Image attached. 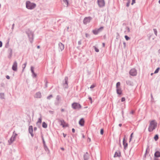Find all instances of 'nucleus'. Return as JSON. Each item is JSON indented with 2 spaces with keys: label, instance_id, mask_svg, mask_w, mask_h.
<instances>
[{
  "label": "nucleus",
  "instance_id": "obj_42",
  "mask_svg": "<svg viewBox=\"0 0 160 160\" xmlns=\"http://www.w3.org/2000/svg\"><path fill=\"white\" fill-rule=\"evenodd\" d=\"M52 95H50L47 97V99L48 100H50L52 98Z\"/></svg>",
  "mask_w": 160,
  "mask_h": 160
},
{
  "label": "nucleus",
  "instance_id": "obj_53",
  "mask_svg": "<svg viewBox=\"0 0 160 160\" xmlns=\"http://www.w3.org/2000/svg\"><path fill=\"white\" fill-rule=\"evenodd\" d=\"M6 77V78H7L8 79H9L10 78V77L8 75H7Z\"/></svg>",
  "mask_w": 160,
  "mask_h": 160
},
{
  "label": "nucleus",
  "instance_id": "obj_58",
  "mask_svg": "<svg viewBox=\"0 0 160 160\" xmlns=\"http://www.w3.org/2000/svg\"><path fill=\"white\" fill-rule=\"evenodd\" d=\"M49 112L51 113V114H53V111H49Z\"/></svg>",
  "mask_w": 160,
  "mask_h": 160
},
{
  "label": "nucleus",
  "instance_id": "obj_50",
  "mask_svg": "<svg viewBox=\"0 0 160 160\" xmlns=\"http://www.w3.org/2000/svg\"><path fill=\"white\" fill-rule=\"evenodd\" d=\"M89 36H90L87 33H86L85 34V36H86V37L87 38L89 37Z\"/></svg>",
  "mask_w": 160,
  "mask_h": 160
},
{
  "label": "nucleus",
  "instance_id": "obj_47",
  "mask_svg": "<svg viewBox=\"0 0 160 160\" xmlns=\"http://www.w3.org/2000/svg\"><path fill=\"white\" fill-rule=\"evenodd\" d=\"M125 100V98L124 97H122L121 98V101L123 102Z\"/></svg>",
  "mask_w": 160,
  "mask_h": 160
},
{
  "label": "nucleus",
  "instance_id": "obj_1",
  "mask_svg": "<svg viewBox=\"0 0 160 160\" xmlns=\"http://www.w3.org/2000/svg\"><path fill=\"white\" fill-rule=\"evenodd\" d=\"M157 123L154 120H152L150 122L148 131L149 132H152L155 129L157 126Z\"/></svg>",
  "mask_w": 160,
  "mask_h": 160
},
{
  "label": "nucleus",
  "instance_id": "obj_9",
  "mask_svg": "<svg viewBox=\"0 0 160 160\" xmlns=\"http://www.w3.org/2000/svg\"><path fill=\"white\" fill-rule=\"evenodd\" d=\"M98 2L99 6L100 7H103L105 5L104 0H98Z\"/></svg>",
  "mask_w": 160,
  "mask_h": 160
},
{
  "label": "nucleus",
  "instance_id": "obj_6",
  "mask_svg": "<svg viewBox=\"0 0 160 160\" xmlns=\"http://www.w3.org/2000/svg\"><path fill=\"white\" fill-rule=\"evenodd\" d=\"M68 77H65L64 78V81L63 82V86L66 88H68Z\"/></svg>",
  "mask_w": 160,
  "mask_h": 160
},
{
  "label": "nucleus",
  "instance_id": "obj_39",
  "mask_svg": "<svg viewBox=\"0 0 160 160\" xmlns=\"http://www.w3.org/2000/svg\"><path fill=\"white\" fill-rule=\"evenodd\" d=\"M130 2V0H128V2L127 3L126 5V6L127 7H128L129 6Z\"/></svg>",
  "mask_w": 160,
  "mask_h": 160
},
{
  "label": "nucleus",
  "instance_id": "obj_59",
  "mask_svg": "<svg viewBox=\"0 0 160 160\" xmlns=\"http://www.w3.org/2000/svg\"><path fill=\"white\" fill-rule=\"evenodd\" d=\"M63 136L64 138H65L67 135V134H64V133H63Z\"/></svg>",
  "mask_w": 160,
  "mask_h": 160
},
{
  "label": "nucleus",
  "instance_id": "obj_16",
  "mask_svg": "<svg viewBox=\"0 0 160 160\" xmlns=\"http://www.w3.org/2000/svg\"><path fill=\"white\" fill-rule=\"evenodd\" d=\"M34 97L36 98H41L42 97L41 93L40 92H37L35 94Z\"/></svg>",
  "mask_w": 160,
  "mask_h": 160
},
{
  "label": "nucleus",
  "instance_id": "obj_14",
  "mask_svg": "<svg viewBox=\"0 0 160 160\" xmlns=\"http://www.w3.org/2000/svg\"><path fill=\"white\" fill-rule=\"evenodd\" d=\"M34 68L32 66L31 67V71L32 73V76L33 78H35L37 77V74L35 73L34 70Z\"/></svg>",
  "mask_w": 160,
  "mask_h": 160
},
{
  "label": "nucleus",
  "instance_id": "obj_2",
  "mask_svg": "<svg viewBox=\"0 0 160 160\" xmlns=\"http://www.w3.org/2000/svg\"><path fill=\"white\" fill-rule=\"evenodd\" d=\"M26 7L28 9L32 10L36 7V5L35 3H32L29 1L26 2Z\"/></svg>",
  "mask_w": 160,
  "mask_h": 160
},
{
  "label": "nucleus",
  "instance_id": "obj_33",
  "mask_svg": "<svg viewBox=\"0 0 160 160\" xmlns=\"http://www.w3.org/2000/svg\"><path fill=\"white\" fill-rule=\"evenodd\" d=\"M42 122V118H38V121L37 122V125L38 123L41 124Z\"/></svg>",
  "mask_w": 160,
  "mask_h": 160
},
{
  "label": "nucleus",
  "instance_id": "obj_41",
  "mask_svg": "<svg viewBox=\"0 0 160 160\" xmlns=\"http://www.w3.org/2000/svg\"><path fill=\"white\" fill-rule=\"evenodd\" d=\"M125 38L127 41H128L130 39V38L126 35L125 36Z\"/></svg>",
  "mask_w": 160,
  "mask_h": 160
},
{
  "label": "nucleus",
  "instance_id": "obj_43",
  "mask_svg": "<svg viewBox=\"0 0 160 160\" xmlns=\"http://www.w3.org/2000/svg\"><path fill=\"white\" fill-rule=\"evenodd\" d=\"M100 134L101 135H103L104 133V130L103 128H102L100 130Z\"/></svg>",
  "mask_w": 160,
  "mask_h": 160
},
{
  "label": "nucleus",
  "instance_id": "obj_4",
  "mask_svg": "<svg viewBox=\"0 0 160 160\" xmlns=\"http://www.w3.org/2000/svg\"><path fill=\"white\" fill-rule=\"evenodd\" d=\"M14 132L15 131H14L12 136L8 140V142L9 145H11L12 143L15 140L16 136L17 135V134L16 133H14Z\"/></svg>",
  "mask_w": 160,
  "mask_h": 160
},
{
  "label": "nucleus",
  "instance_id": "obj_20",
  "mask_svg": "<svg viewBox=\"0 0 160 160\" xmlns=\"http://www.w3.org/2000/svg\"><path fill=\"white\" fill-rule=\"evenodd\" d=\"M116 92L118 94L121 95L122 94V92L121 88H117Z\"/></svg>",
  "mask_w": 160,
  "mask_h": 160
},
{
  "label": "nucleus",
  "instance_id": "obj_40",
  "mask_svg": "<svg viewBox=\"0 0 160 160\" xmlns=\"http://www.w3.org/2000/svg\"><path fill=\"white\" fill-rule=\"evenodd\" d=\"M63 1L67 5V6L68 4V0H63Z\"/></svg>",
  "mask_w": 160,
  "mask_h": 160
},
{
  "label": "nucleus",
  "instance_id": "obj_22",
  "mask_svg": "<svg viewBox=\"0 0 160 160\" xmlns=\"http://www.w3.org/2000/svg\"><path fill=\"white\" fill-rule=\"evenodd\" d=\"M28 37L29 38V40L30 42L31 43H32L33 42L34 38V35H32V36H30V37Z\"/></svg>",
  "mask_w": 160,
  "mask_h": 160
},
{
  "label": "nucleus",
  "instance_id": "obj_51",
  "mask_svg": "<svg viewBox=\"0 0 160 160\" xmlns=\"http://www.w3.org/2000/svg\"><path fill=\"white\" fill-rule=\"evenodd\" d=\"M2 43L1 41H0V47L1 48L2 47Z\"/></svg>",
  "mask_w": 160,
  "mask_h": 160
},
{
  "label": "nucleus",
  "instance_id": "obj_8",
  "mask_svg": "<svg viewBox=\"0 0 160 160\" xmlns=\"http://www.w3.org/2000/svg\"><path fill=\"white\" fill-rule=\"evenodd\" d=\"M26 33L27 34L28 37L34 35V32L31 30L29 29H27L25 31Z\"/></svg>",
  "mask_w": 160,
  "mask_h": 160
},
{
  "label": "nucleus",
  "instance_id": "obj_34",
  "mask_svg": "<svg viewBox=\"0 0 160 160\" xmlns=\"http://www.w3.org/2000/svg\"><path fill=\"white\" fill-rule=\"evenodd\" d=\"M159 69H160V68L159 67L158 68L156 69L155 71H154V73H155H155H158V72Z\"/></svg>",
  "mask_w": 160,
  "mask_h": 160
},
{
  "label": "nucleus",
  "instance_id": "obj_38",
  "mask_svg": "<svg viewBox=\"0 0 160 160\" xmlns=\"http://www.w3.org/2000/svg\"><path fill=\"white\" fill-rule=\"evenodd\" d=\"M60 98H61V97L60 96L58 95L57 96L56 99L57 100L58 102L59 101V100L60 99Z\"/></svg>",
  "mask_w": 160,
  "mask_h": 160
},
{
  "label": "nucleus",
  "instance_id": "obj_18",
  "mask_svg": "<svg viewBox=\"0 0 160 160\" xmlns=\"http://www.w3.org/2000/svg\"><path fill=\"white\" fill-rule=\"evenodd\" d=\"M154 157L156 158L160 157V152L158 151H156L154 154Z\"/></svg>",
  "mask_w": 160,
  "mask_h": 160
},
{
  "label": "nucleus",
  "instance_id": "obj_31",
  "mask_svg": "<svg viewBox=\"0 0 160 160\" xmlns=\"http://www.w3.org/2000/svg\"><path fill=\"white\" fill-rule=\"evenodd\" d=\"M120 85V82H118L117 83L116 85V88H120L119 87Z\"/></svg>",
  "mask_w": 160,
  "mask_h": 160
},
{
  "label": "nucleus",
  "instance_id": "obj_55",
  "mask_svg": "<svg viewBox=\"0 0 160 160\" xmlns=\"http://www.w3.org/2000/svg\"><path fill=\"white\" fill-rule=\"evenodd\" d=\"M134 113V112L133 110L131 111L130 112V114H133Z\"/></svg>",
  "mask_w": 160,
  "mask_h": 160
},
{
  "label": "nucleus",
  "instance_id": "obj_29",
  "mask_svg": "<svg viewBox=\"0 0 160 160\" xmlns=\"http://www.w3.org/2000/svg\"><path fill=\"white\" fill-rule=\"evenodd\" d=\"M158 134H156L154 137V138L155 141H157L158 139Z\"/></svg>",
  "mask_w": 160,
  "mask_h": 160
},
{
  "label": "nucleus",
  "instance_id": "obj_3",
  "mask_svg": "<svg viewBox=\"0 0 160 160\" xmlns=\"http://www.w3.org/2000/svg\"><path fill=\"white\" fill-rule=\"evenodd\" d=\"M72 107L74 109L78 110L81 108L82 106L78 103L74 102L72 104Z\"/></svg>",
  "mask_w": 160,
  "mask_h": 160
},
{
  "label": "nucleus",
  "instance_id": "obj_21",
  "mask_svg": "<svg viewBox=\"0 0 160 160\" xmlns=\"http://www.w3.org/2000/svg\"><path fill=\"white\" fill-rule=\"evenodd\" d=\"M121 156V152L120 151L118 152H116L114 156V158L120 157Z\"/></svg>",
  "mask_w": 160,
  "mask_h": 160
},
{
  "label": "nucleus",
  "instance_id": "obj_37",
  "mask_svg": "<svg viewBox=\"0 0 160 160\" xmlns=\"http://www.w3.org/2000/svg\"><path fill=\"white\" fill-rule=\"evenodd\" d=\"M93 48H94L95 51L96 52H99V49L97 48L96 47L94 46Z\"/></svg>",
  "mask_w": 160,
  "mask_h": 160
},
{
  "label": "nucleus",
  "instance_id": "obj_61",
  "mask_svg": "<svg viewBox=\"0 0 160 160\" xmlns=\"http://www.w3.org/2000/svg\"><path fill=\"white\" fill-rule=\"evenodd\" d=\"M148 148H147L146 150L145 153H147L148 152L147 151H148Z\"/></svg>",
  "mask_w": 160,
  "mask_h": 160
},
{
  "label": "nucleus",
  "instance_id": "obj_23",
  "mask_svg": "<svg viewBox=\"0 0 160 160\" xmlns=\"http://www.w3.org/2000/svg\"><path fill=\"white\" fill-rule=\"evenodd\" d=\"M127 84L129 86H132L133 85V83L130 80H127L126 82Z\"/></svg>",
  "mask_w": 160,
  "mask_h": 160
},
{
  "label": "nucleus",
  "instance_id": "obj_46",
  "mask_svg": "<svg viewBox=\"0 0 160 160\" xmlns=\"http://www.w3.org/2000/svg\"><path fill=\"white\" fill-rule=\"evenodd\" d=\"M136 3V0H132V2L131 3V5H133L134 4Z\"/></svg>",
  "mask_w": 160,
  "mask_h": 160
},
{
  "label": "nucleus",
  "instance_id": "obj_27",
  "mask_svg": "<svg viewBox=\"0 0 160 160\" xmlns=\"http://www.w3.org/2000/svg\"><path fill=\"white\" fill-rule=\"evenodd\" d=\"M44 148L46 151L48 152V153L50 152V150L47 146H44Z\"/></svg>",
  "mask_w": 160,
  "mask_h": 160
},
{
  "label": "nucleus",
  "instance_id": "obj_48",
  "mask_svg": "<svg viewBox=\"0 0 160 160\" xmlns=\"http://www.w3.org/2000/svg\"><path fill=\"white\" fill-rule=\"evenodd\" d=\"M88 99H89V100H90L91 101V103H92V98L91 97H88Z\"/></svg>",
  "mask_w": 160,
  "mask_h": 160
},
{
  "label": "nucleus",
  "instance_id": "obj_30",
  "mask_svg": "<svg viewBox=\"0 0 160 160\" xmlns=\"http://www.w3.org/2000/svg\"><path fill=\"white\" fill-rule=\"evenodd\" d=\"M27 64V62H26L24 64H23L22 65V68H23V69L22 70V72H23L24 69L26 68V65Z\"/></svg>",
  "mask_w": 160,
  "mask_h": 160
},
{
  "label": "nucleus",
  "instance_id": "obj_54",
  "mask_svg": "<svg viewBox=\"0 0 160 160\" xmlns=\"http://www.w3.org/2000/svg\"><path fill=\"white\" fill-rule=\"evenodd\" d=\"M48 83V81H46V82H45V85L46 88H47L48 87V86H47V83Z\"/></svg>",
  "mask_w": 160,
  "mask_h": 160
},
{
  "label": "nucleus",
  "instance_id": "obj_24",
  "mask_svg": "<svg viewBox=\"0 0 160 160\" xmlns=\"http://www.w3.org/2000/svg\"><path fill=\"white\" fill-rule=\"evenodd\" d=\"M103 27H101L99 28L98 29H96L97 31L98 32V33L99 32H101L103 29Z\"/></svg>",
  "mask_w": 160,
  "mask_h": 160
},
{
  "label": "nucleus",
  "instance_id": "obj_19",
  "mask_svg": "<svg viewBox=\"0 0 160 160\" xmlns=\"http://www.w3.org/2000/svg\"><path fill=\"white\" fill-rule=\"evenodd\" d=\"M84 119L83 118H82L80 120L79 123L81 126H83L84 125Z\"/></svg>",
  "mask_w": 160,
  "mask_h": 160
},
{
  "label": "nucleus",
  "instance_id": "obj_28",
  "mask_svg": "<svg viewBox=\"0 0 160 160\" xmlns=\"http://www.w3.org/2000/svg\"><path fill=\"white\" fill-rule=\"evenodd\" d=\"M92 32H93V34L95 35H97L98 34L96 29L93 30L92 31Z\"/></svg>",
  "mask_w": 160,
  "mask_h": 160
},
{
  "label": "nucleus",
  "instance_id": "obj_57",
  "mask_svg": "<svg viewBox=\"0 0 160 160\" xmlns=\"http://www.w3.org/2000/svg\"><path fill=\"white\" fill-rule=\"evenodd\" d=\"M14 25H15V24H14V23H13L12 24V30H13V28H14Z\"/></svg>",
  "mask_w": 160,
  "mask_h": 160
},
{
  "label": "nucleus",
  "instance_id": "obj_36",
  "mask_svg": "<svg viewBox=\"0 0 160 160\" xmlns=\"http://www.w3.org/2000/svg\"><path fill=\"white\" fill-rule=\"evenodd\" d=\"M153 31L154 32V33L156 36H157V31L156 29L154 28L153 29Z\"/></svg>",
  "mask_w": 160,
  "mask_h": 160
},
{
  "label": "nucleus",
  "instance_id": "obj_17",
  "mask_svg": "<svg viewBox=\"0 0 160 160\" xmlns=\"http://www.w3.org/2000/svg\"><path fill=\"white\" fill-rule=\"evenodd\" d=\"M59 48L60 50L61 51H62L64 49V46L63 44L61 42L58 43Z\"/></svg>",
  "mask_w": 160,
  "mask_h": 160
},
{
  "label": "nucleus",
  "instance_id": "obj_63",
  "mask_svg": "<svg viewBox=\"0 0 160 160\" xmlns=\"http://www.w3.org/2000/svg\"><path fill=\"white\" fill-rule=\"evenodd\" d=\"M123 45H124V47H125V46H126V43H125V42H123Z\"/></svg>",
  "mask_w": 160,
  "mask_h": 160
},
{
  "label": "nucleus",
  "instance_id": "obj_52",
  "mask_svg": "<svg viewBox=\"0 0 160 160\" xmlns=\"http://www.w3.org/2000/svg\"><path fill=\"white\" fill-rule=\"evenodd\" d=\"M81 40H80L79 41H78V44L79 45H80L81 44Z\"/></svg>",
  "mask_w": 160,
  "mask_h": 160
},
{
  "label": "nucleus",
  "instance_id": "obj_10",
  "mask_svg": "<svg viewBox=\"0 0 160 160\" xmlns=\"http://www.w3.org/2000/svg\"><path fill=\"white\" fill-rule=\"evenodd\" d=\"M12 50L11 48H9L8 50V58L10 59L12 55Z\"/></svg>",
  "mask_w": 160,
  "mask_h": 160
},
{
  "label": "nucleus",
  "instance_id": "obj_56",
  "mask_svg": "<svg viewBox=\"0 0 160 160\" xmlns=\"http://www.w3.org/2000/svg\"><path fill=\"white\" fill-rule=\"evenodd\" d=\"M72 132L74 133L75 132V130L74 128L72 129Z\"/></svg>",
  "mask_w": 160,
  "mask_h": 160
},
{
  "label": "nucleus",
  "instance_id": "obj_32",
  "mask_svg": "<svg viewBox=\"0 0 160 160\" xmlns=\"http://www.w3.org/2000/svg\"><path fill=\"white\" fill-rule=\"evenodd\" d=\"M42 142H43V146H47L46 145L45 141L44 140V138H43V136H42Z\"/></svg>",
  "mask_w": 160,
  "mask_h": 160
},
{
  "label": "nucleus",
  "instance_id": "obj_64",
  "mask_svg": "<svg viewBox=\"0 0 160 160\" xmlns=\"http://www.w3.org/2000/svg\"><path fill=\"white\" fill-rule=\"evenodd\" d=\"M58 102H55V104L56 105H58Z\"/></svg>",
  "mask_w": 160,
  "mask_h": 160
},
{
  "label": "nucleus",
  "instance_id": "obj_44",
  "mask_svg": "<svg viewBox=\"0 0 160 160\" xmlns=\"http://www.w3.org/2000/svg\"><path fill=\"white\" fill-rule=\"evenodd\" d=\"M95 87H96V85L94 84H93L90 87V88L91 89H92V88H94Z\"/></svg>",
  "mask_w": 160,
  "mask_h": 160
},
{
  "label": "nucleus",
  "instance_id": "obj_62",
  "mask_svg": "<svg viewBox=\"0 0 160 160\" xmlns=\"http://www.w3.org/2000/svg\"><path fill=\"white\" fill-rule=\"evenodd\" d=\"M64 111V109L63 108H62L61 109V111L62 112H63Z\"/></svg>",
  "mask_w": 160,
  "mask_h": 160
},
{
  "label": "nucleus",
  "instance_id": "obj_7",
  "mask_svg": "<svg viewBox=\"0 0 160 160\" xmlns=\"http://www.w3.org/2000/svg\"><path fill=\"white\" fill-rule=\"evenodd\" d=\"M129 73L132 76H136L137 74V70L135 68H132L130 70Z\"/></svg>",
  "mask_w": 160,
  "mask_h": 160
},
{
  "label": "nucleus",
  "instance_id": "obj_12",
  "mask_svg": "<svg viewBox=\"0 0 160 160\" xmlns=\"http://www.w3.org/2000/svg\"><path fill=\"white\" fill-rule=\"evenodd\" d=\"M28 131L29 133L31 134L32 137L34 136V134L33 133V129L32 126H30L29 127Z\"/></svg>",
  "mask_w": 160,
  "mask_h": 160
},
{
  "label": "nucleus",
  "instance_id": "obj_35",
  "mask_svg": "<svg viewBox=\"0 0 160 160\" xmlns=\"http://www.w3.org/2000/svg\"><path fill=\"white\" fill-rule=\"evenodd\" d=\"M125 29L126 30L125 31V32H130L129 28L128 27H126Z\"/></svg>",
  "mask_w": 160,
  "mask_h": 160
},
{
  "label": "nucleus",
  "instance_id": "obj_11",
  "mask_svg": "<svg viewBox=\"0 0 160 160\" xmlns=\"http://www.w3.org/2000/svg\"><path fill=\"white\" fill-rule=\"evenodd\" d=\"M12 69L14 71H17V63L16 61H15L12 67Z\"/></svg>",
  "mask_w": 160,
  "mask_h": 160
},
{
  "label": "nucleus",
  "instance_id": "obj_25",
  "mask_svg": "<svg viewBox=\"0 0 160 160\" xmlns=\"http://www.w3.org/2000/svg\"><path fill=\"white\" fill-rule=\"evenodd\" d=\"M42 127L45 128H46L47 127V124L44 122H42Z\"/></svg>",
  "mask_w": 160,
  "mask_h": 160
},
{
  "label": "nucleus",
  "instance_id": "obj_13",
  "mask_svg": "<svg viewBox=\"0 0 160 160\" xmlns=\"http://www.w3.org/2000/svg\"><path fill=\"white\" fill-rule=\"evenodd\" d=\"M123 145L125 149H126L128 147V144L127 142V141L125 140V136L123 139Z\"/></svg>",
  "mask_w": 160,
  "mask_h": 160
},
{
  "label": "nucleus",
  "instance_id": "obj_45",
  "mask_svg": "<svg viewBox=\"0 0 160 160\" xmlns=\"http://www.w3.org/2000/svg\"><path fill=\"white\" fill-rule=\"evenodd\" d=\"M60 121H61V125H62L63 127H64V125L62 124V123L63 122L65 123V122H64V120H61Z\"/></svg>",
  "mask_w": 160,
  "mask_h": 160
},
{
  "label": "nucleus",
  "instance_id": "obj_49",
  "mask_svg": "<svg viewBox=\"0 0 160 160\" xmlns=\"http://www.w3.org/2000/svg\"><path fill=\"white\" fill-rule=\"evenodd\" d=\"M9 45V42H8L5 45V47L6 48H8Z\"/></svg>",
  "mask_w": 160,
  "mask_h": 160
},
{
  "label": "nucleus",
  "instance_id": "obj_15",
  "mask_svg": "<svg viewBox=\"0 0 160 160\" xmlns=\"http://www.w3.org/2000/svg\"><path fill=\"white\" fill-rule=\"evenodd\" d=\"M84 160H89V154L88 152H86L83 155Z\"/></svg>",
  "mask_w": 160,
  "mask_h": 160
},
{
  "label": "nucleus",
  "instance_id": "obj_26",
  "mask_svg": "<svg viewBox=\"0 0 160 160\" xmlns=\"http://www.w3.org/2000/svg\"><path fill=\"white\" fill-rule=\"evenodd\" d=\"M0 98L1 99H3L4 98V94L3 93H0Z\"/></svg>",
  "mask_w": 160,
  "mask_h": 160
},
{
  "label": "nucleus",
  "instance_id": "obj_60",
  "mask_svg": "<svg viewBox=\"0 0 160 160\" xmlns=\"http://www.w3.org/2000/svg\"><path fill=\"white\" fill-rule=\"evenodd\" d=\"M154 160H159V159H158V158L154 157Z\"/></svg>",
  "mask_w": 160,
  "mask_h": 160
},
{
  "label": "nucleus",
  "instance_id": "obj_5",
  "mask_svg": "<svg viewBox=\"0 0 160 160\" xmlns=\"http://www.w3.org/2000/svg\"><path fill=\"white\" fill-rule=\"evenodd\" d=\"M92 19V18L90 16L85 17L83 20V23L85 25H86L87 23L90 22Z\"/></svg>",
  "mask_w": 160,
  "mask_h": 160
}]
</instances>
